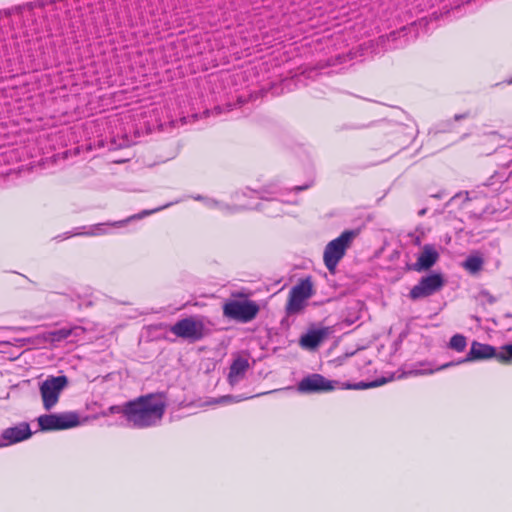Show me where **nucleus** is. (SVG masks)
<instances>
[{"label":"nucleus","instance_id":"obj_2","mask_svg":"<svg viewBox=\"0 0 512 512\" xmlns=\"http://www.w3.org/2000/svg\"><path fill=\"white\" fill-rule=\"evenodd\" d=\"M385 381H372V382H358L355 384L343 383L340 384L338 381L328 380L323 375L318 373L309 374L308 376L301 379L297 384V390L303 394H316L332 391L336 388L341 389H367L376 387Z\"/></svg>","mask_w":512,"mask_h":512},{"label":"nucleus","instance_id":"obj_5","mask_svg":"<svg viewBox=\"0 0 512 512\" xmlns=\"http://www.w3.org/2000/svg\"><path fill=\"white\" fill-rule=\"evenodd\" d=\"M427 18H422L418 22H413L409 26H404L397 31H392L387 35L378 38V45L384 50L398 49L404 47L410 40H414L418 36L417 26L426 27Z\"/></svg>","mask_w":512,"mask_h":512},{"label":"nucleus","instance_id":"obj_10","mask_svg":"<svg viewBox=\"0 0 512 512\" xmlns=\"http://www.w3.org/2000/svg\"><path fill=\"white\" fill-rule=\"evenodd\" d=\"M40 430L57 431L76 427L79 425V415L76 412L60 414H44L37 419Z\"/></svg>","mask_w":512,"mask_h":512},{"label":"nucleus","instance_id":"obj_8","mask_svg":"<svg viewBox=\"0 0 512 512\" xmlns=\"http://www.w3.org/2000/svg\"><path fill=\"white\" fill-rule=\"evenodd\" d=\"M313 295V285L309 278L301 280L289 292L285 307L287 315L299 314L306 306V301Z\"/></svg>","mask_w":512,"mask_h":512},{"label":"nucleus","instance_id":"obj_20","mask_svg":"<svg viewBox=\"0 0 512 512\" xmlns=\"http://www.w3.org/2000/svg\"><path fill=\"white\" fill-rule=\"evenodd\" d=\"M127 402L120 406V405H114L109 408L110 412L112 414H122L127 419Z\"/></svg>","mask_w":512,"mask_h":512},{"label":"nucleus","instance_id":"obj_4","mask_svg":"<svg viewBox=\"0 0 512 512\" xmlns=\"http://www.w3.org/2000/svg\"><path fill=\"white\" fill-rule=\"evenodd\" d=\"M207 323H209V321L204 317L190 316L178 320L170 327V332L189 342H196L210 333Z\"/></svg>","mask_w":512,"mask_h":512},{"label":"nucleus","instance_id":"obj_14","mask_svg":"<svg viewBox=\"0 0 512 512\" xmlns=\"http://www.w3.org/2000/svg\"><path fill=\"white\" fill-rule=\"evenodd\" d=\"M249 368V362L247 359L238 357L236 358L229 370L228 380L231 385H235L238 383L245 375L246 371Z\"/></svg>","mask_w":512,"mask_h":512},{"label":"nucleus","instance_id":"obj_17","mask_svg":"<svg viewBox=\"0 0 512 512\" xmlns=\"http://www.w3.org/2000/svg\"><path fill=\"white\" fill-rule=\"evenodd\" d=\"M448 346L457 352H462L467 346V339L462 334H455L451 337Z\"/></svg>","mask_w":512,"mask_h":512},{"label":"nucleus","instance_id":"obj_24","mask_svg":"<svg viewBox=\"0 0 512 512\" xmlns=\"http://www.w3.org/2000/svg\"><path fill=\"white\" fill-rule=\"evenodd\" d=\"M209 205H215V206H217V205H218V202H217V201H215V200H210V201H209Z\"/></svg>","mask_w":512,"mask_h":512},{"label":"nucleus","instance_id":"obj_23","mask_svg":"<svg viewBox=\"0 0 512 512\" xmlns=\"http://www.w3.org/2000/svg\"><path fill=\"white\" fill-rule=\"evenodd\" d=\"M426 211H427V209H425V208H424V209L420 210L418 214H419L420 216H423V215H425V214H426Z\"/></svg>","mask_w":512,"mask_h":512},{"label":"nucleus","instance_id":"obj_18","mask_svg":"<svg viewBox=\"0 0 512 512\" xmlns=\"http://www.w3.org/2000/svg\"><path fill=\"white\" fill-rule=\"evenodd\" d=\"M498 361L501 363H509L512 361V344L502 347V350L499 351Z\"/></svg>","mask_w":512,"mask_h":512},{"label":"nucleus","instance_id":"obj_21","mask_svg":"<svg viewBox=\"0 0 512 512\" xmlns=\"http://www.w3.org/2000/svg\"><path fill=\"white\" fill-rule=\"evenodd\" d=\"M309 187H310V184H306L304 186H295L293 188V190L296 191V192H299V191H303V190H305V189H307Z\"/></svg>","mask_w":512,"mask_h":512},{"label":"nucleus","instance_id":"obj_16","mask_svg":"<svg viewBox=\"0 0 512 512\" xmlns=\"http://www.w3.org/2000/svg\"><path fill=\"white\" fill-rule=\"evenodd\" d=\"M483 263L482 257L471 255L466 258L463 267L471 273H477L482 269Z\"/></svg>","mask_w":512,"mask_h":512},{"label":"nucleus","instance_id":"obj_28","mask_svg":"<svg viewBox=\"0 0 512 512\" xmlns=\"http://www.w3.org/2000/svg\"><path fill=\"white\" fill-rule=\"evenodd\" d=\"M195 199H196V200H200V199H202V197H201V196H198V197H196Z\"/></svg>","mask_w":512,"mask_h":512},{"label":"nucleus","instance_id":"obj_26","mask_svg":"<svg viewBox=\"0 0 512 512\" xmlns=\"http://www.w3.org/2000/svg\"><path fill=\"white\" fill-rule=\"evenodd\" d=\"M418 365H420V366H425V365H429V363H426V362H420V363H418Z\"/></svg>","mask_w":512,"mask_h":512},{"label":"nucleus","instance_id":"obj_15","mask_svg":"<svg viewBox=\"0 0 512 512\" xmlns=\"http://www.w3.org/2000/svg\"><path fill=\"white\" fill-rule=\"evenodd\" d=\"M327 335L326 329L310 330L300 338V345L303 348L315 349L324 340Z\"/></svg>","mask_w":512,"mask_h":512},{"label":"nucleus","instance_id":"obj_27","mask_svg":"<svg viewBox=\"0 0 512 512\" xmlns=\"http://www.w3.org/2000/svg\"><path fill=\"white\" fill-rule=\"evenodd\" d=\"M497 175H492V177L490 178V180H493L494 178H496Z\"/></svg>","mask_w":512,"mask_h":512},{"label":"nucleus","instance_id":"obj_1","mask_svg":"<svg viewBox=\"0 0 512 512\" xmlns=\"http://www.w3.org/2000/svg\"><path fill=\"white\" fill-rule=\"evenodd\" d=\"M166 409L162 394L150 393L127 402V421L136 428H147L161 421Z\"/></svg>","mask_w":512,"mask_h":512},{"label":"nucleus","instance_id":"obj_13","mask_svg":"<svg viewBox=\"0 0 512 512\" xmlns=\"http://www.w3.org/2000/svg\"><path fill=\"white\" fill-rule=\"evenodd\" d=\"M439 259V253L434 245L426 244L423 246L417 261L411 266V269L417 272L430 269Z\"/></svg>","mask_w":512,"mask_h":512},{"label":"nucleus","instance_id":"obj_22","mask_svg":"<svg viewBox=\"0 0 512 512\" xmlns=\"http://www.w3.org/2000/svg\"><path fill=\"white\" fill-rule=\"evenodd\" d=\"M467 117V114H456L455 115V120H460V119H463V118H466Z\"/></svg>","mask_w":512,"mask_h":512},{"label":"nucleus","instance_id":"obj_25","mask_svg":"<svg viewBox=\"0 0 512 512\" xmlns=\"http://www.w3.org/2000/svg\"><path fill=\"white\" fill-rule=\"evenodd\" d=\"M214 110L216 111L217 114L221 113V108L220 107H215Z\"/></svg>","mask_w":512,"mask_h":512},{"label":"nucleus","instance_id":"obj_6","mask_svg":"<svg viewBox=\"0 0 512 512\" xmlns=\"http://www.w3.org/2000/svg\"><path fill=\"white\" fill-rule=\"evenodd\" d=\"M354 236V231L346 230L339 237L333 239L326 245L323 260L326 268L331 273H334L339 261L344 257Z\"/></svg>","mask_w":512,"mask_h":512},{"label":"nucleus","instance_id":"obj_11","mask_svg":"<svg viewBox=\"0 0 512 512\" xmlns=\"http://www.w3.org/2000/svg\"><path fill=\"white\" fill-rule=\"evenodd\" d=\"M444 284L445 280L439 273H432L423 276L419 282L410 290L409 297L413 301L429 297L440 291Z\"/></svg>","mask_w":512,"mask_h":512},{"label":"nucleus","instance_id":"obj_3","mask_svg":"<svg viewBox=\"0 0 512 512\" xmlns=\"http://www.w3.org/2000/svg\"><path fill=\"white\" fill-rule=\"evenodd\" d=\"M499 351L496 350L495 347L489 345V344H483L477 341H473L471 344L470 351L467 353L465 358L457 361V362H449L441 365L440 367L436 369L427 368V369H410L407 371H404L403 374L400 377H409V376H419V375H429L434 373L435 371L443 370L448 367L466 363V362H472L477 360H485L490 358H496L498 360Z\"/></svg>","mask_w":512,"mask_h":512},{"label":"nucleus","instance_id":"obj_19","mask_svg":"<svg viewBox=\"0 0 512 512\" xmlns=\"http://www.w3.org/2000/svg\"><path fill=\"white\" fill-rule=\"evenodd\" d=\"M72 333V330L71 329H59L55 332L52 333L53 335V339L54 340H57V341H60V340H64V339H67Z\"/></svg>","mask_w":512,"mask_h":512},{"label":"nucleus","instance_id":"obj_9","mask_svg":"<svg viewBox=\"0 0 512 512\" xmlns=\"http://www.w3.org/2000/svg\"><path fill=\"white\" fill-rule=\"evenodd\" d=\"M259 310V305L251 300H231L225 303L223 306L224 316L239 321L241 323H247L255 319L257 314L259 313Z\"/></svg>","mask_w":512,"mask_h":512},{"label":"nucleus","instance_id":"obj_7","mask_svg":"<svg viewBox=\"0 0 512 512\" xmlns=\"http://www.w3.org/2000/svg\"><path fill=\"white\" fill-rule=\"evenodd\" d=\"M68 378L65 375L48 376L39 386L43 407L50 411L59 401L62 391L68 386Z\"/></svg>","mask_w":512,"mask_h":512},{"label":"nucleus","instance_id":"obj_12","mask_svg":"<svg viewBox=\"0 0 512 512\" xmlns=\"http://www.w3.org/2000/svg\"><path fill=\"white\" fill-rule=\"evenodd\" d=\"M32 432L27 422H21L16 426L3 430L0 437V447L15 444L30 438Z\"/></svg>","mask_w":512,"mask_h":512}]
</instances>
